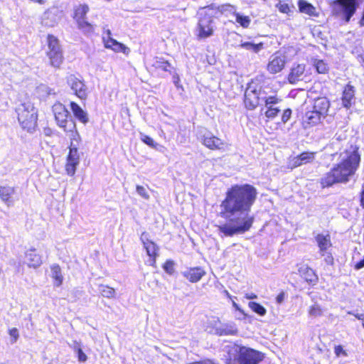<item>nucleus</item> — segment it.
<instances>
[{"label": "nucleus", "mask_w": 364, "mask_h": 364, "mask_svg": "<svg viewBox=\"0 0 364 364\" xmlns=\"http://www.w3.org/2000/svg\"><path fill=\"white\" fill-rule=\"evenodd\" d=\"M257 197V189L252 185L237 184L230 188L221 203L220 214L232 223L219 226L220 232L225 236H232L249 230L254 221V217L249 213Z\"/></svg>", "instance_id": "f257e3e1"}, {"label": "nucleus", "mask_w": 364, "mask_h": 364, "mask_svg": "<svg viewBox=\"0 0 364 364\" xmlns=\"http://www.w3.org/2000/svg\"><path fill=\"white\" fill-rule=\"evenodd\" d=\"M358 149V146L351 144L340 154V163L321 178L323 188L336 183L348 181L349 177L354 175L360 164V155Z\"/></svg>", "instance_id": "f03ea898"}, {"label": "nucleus", "mask_w": 364, "mask_h": 364, "mask_svg": "<svg viewBox=\"0 0 364 364\" xmlns=\"http://www.w3.org/2000/svg\"><path fill=\"white\" fill-rule=\"evenodd\" d=\"M227 353L226 364H258L264 358L262 353L237 344L228 346Z\"/></svg>", "instance_id": "7ed1b4c3"}, {"label": "nucleus", "mask_w": 364, "mask_h": 364, "mask_svg": "<svg viewBox=\"0 0 364 364\" xmlns=\"http://www.w3.org/2000/svg\"><path fill=\"white\" fill-rule=\"evenodd\" d=\"M218 14V10L213 6L203 8L198 12V22L196 31L199 38H206L213 36L214 31L213 18Z\"/></svg>", "instance_id": "20e7f679"}, {"label": "nucleus", "mask_w": 364, "mask_h": 364, "mask_svg": "<svg viewBox=\"0 0 364 364\" xmlns=\"http://www.w3.org/2000/svg\"><path fill=\"white\" fill-rule=\"evenodd\" d=\"M16 112L18 121L23 129L33 132L37 127V109L31 102H25L19 105Z\"/></svg>", "instance_id": "39448f33"}, {"label": "nucleus", "mask_w": 364, "mask_h": 364, "mask_svg": "<svg viewBox=\"0 0 364 364\" xmlns=\"http://www.w3.org/2000/svg\"><path fill=\"white\" fill-rule=\"evenodd\" d=\"M47 56L51 66L59 68L63 61V54L58 39L53 35L47 37Z\"/></svg>", "instance_id": "423d86ee"}, {"label": "nucleus", "mask_w": 364, "mask_h": 364, "mask_svg": "<svg viewBox=\"0 0 364 364\" xmlns=\"http://www.w3.org/2000/svg\"><path fill=\"white\" fill-rule=\"evenodd\" d=\"M209 323L213 326L210 332L218 336H232L237 333L236 325L232 322L222 323L218 318H213Z\"/></svg>", "instance_id": "0eeeda50"}, {"label": "nucleus", "mask_w": 364, "mask_h": 364, "mask_svg": "<svg viewBox=\"0 0 364 364\" xmlns=\"http://www.w3.org/2000/svg\"><path fill=\"white\" fill-rule=\"evenodd\" d=\"M53 112L58 125L65 129L70 122H75L70 116L69 112L61 103H55L53 106Z\"/></svg>", "instance_id": "6e6552de"}, {"label": "nucleus", "mask_w": 364, "mask_h": 364, "mask_svg": "<svg viewBox=\"0 0 364 364\" xmlns=\"http://www.w3.org/2000/svg\"><path fill=\"white\" fill-rule=\"evenodd\" d=\"M67 83L77 97L81 100L87 98V87L83 80L70 75L67 77Z\"/></svg>", "instance_id": "1a4fd4ad"}, {"label": "nucleus", "mask_w": 364, "mask_h": 364, "mask_svg": "<svg viewBox=\"0 0 364 364\" xmlns=\"http://www.w3.org/2000/svg\"><path fill=\"white\" fill-rule=\"evenodd\" d=\"M260 91H257L252 85H250L245 93V105L249 109H254L257 105L263 102L264 98L260 96Z\"/></svg>", "instance_id": "9d476101"}, {"label": "nucleus", "mask_w": 364, "mask_h": 364, "mask_svg": "<svg viewBox=\"0 0 364 364\" xmlns=\"http://www.w3.org/2000/svg\"><path fill=\"white\" fill-rule=\"evenodd\" d=\"M202 143L207 148L212 150L225 151L228 149V144L223 139L214 136L210 132L204 134L202 138Z\"/></svg>", "instance_id": "9b49d317"}, {"label": "nucleus", "mask_w": 364, "mask_h": 364, "mask_svg": "<svg viewBox=\"0 0 364 364\" xmlns=\"http://www.w3.org/2000/svg\"><path fill=\"white\" fill-rule=\"evenodd\" d=\"M285 64V55L277 52L270 56L267 69L271 74H276L284 69Z\"/></svg>", "instance_id": "f8f14e48"}, {"label": "nucleus", "mask_w": 364, "mask_h": 364, "mask_svg": "<svg viewBox=\"0 0 364 364\" xmlns=\"http://www.w3.org/2000/svg\"><path fill=\"white\" fill-rule=\"evenodd\" d=\"M80 163V156L77 148H70L69 154L67 158V163L65 165L66 173L69 176H74L76 171L77 166Z\"/></svg>", "instance_id": "ddd939ff"}, {"label": "nucleus", "mask_w": 364, "mask_h": 364, "mask_svg": "<svg viewBox=\"0 0 364 364\" xmlns=\"http://www.w3.org/2000/svg\"><path fill=\"white\" fill-rule=\"evenodd\" d=\"M141 240L144 245L147 255L149 256V264L154 265L155 263L156 257L158 255V247L156 245L149 240V235L146 232H143L141 235Z\"/></svg>", "instance_id": "4468645a"}, {"label": "nucleus", "mask_w": 364, "mask_h": 364, "mask_svg": "<svg viewBox=\"0 0 364 364\" xmlns=\"http://www.w3.org/2000/svg\"><path fill=\"white\" fill-rule=\"evenodd\" d=\"M23 263L29 268L37 269L43 264V257L36 249H30L25 252Z\"/></svg>", "instance_id": "2eb2a0df"}, {"label": "nucleus", "mask_w": 364, "mask_h": 364, "mask_svg": "<svg viewBox=\"0 0 364 364\" xmlns=\"http://www.w3.org/2000/svg\"><path fill=\"white\" fill-rule=\"evenodd\" d=\"M111 32L110 31H107V36L103 37V41L105 43V46L107 48H110L115 52H122L126 55H128L130 50L125 45L117 41L110 37Z\"/></svg>", "instance_id": "dca6fc26"}, {"label": "nucleus", "mask_w": 364, "mask_h": 364, "mask_svg": "<svg viewBox=\"0 0 364 364\" xmlns=\"http://www.w3.org/2000/svg\"><path fill=\"white\" fill-rule=\"evenodd\" d=\"M58 11L56 9H48L42 16L41 23L47 27L54 26L59 21Z\"/></svg>", "instance_id": "f3484780"}, {"label": "nucleus", "mask_w": 364, "mask_h": 364, "mask_svg": "<svg viewBox=\"0 0 364 364\" xmlns=\"http://www.w3.org/2000/svg\"><path fill=\"white\" fill-rule=\"evenodd\" d=\"M63 130L68 133V136L70 139V148H77V146L80 141V136L77 130L75 122H70L68 126H67L66 128L63 129Z\"/></svg>", "instance_id": "a211bd4d"}, {"label": "nucleus", "mask_w": 364, "mask_h": 364, "mask_svg": "<svg viewBox=\"0 0 364 364\" xmlns=\"http://www.w3.org/2000/svg\"><path fill=\"white\" fill-rule=\"evenodd\" d=\"M205 274V270L201 267L190 268L183 272V275L192 283L198 282Z\"/></svg>", "instance_id": "6ab92c4d"}, {"label": "nucleus", "mask_w": 364, "mask_h": 364, "mask_svg": "<svg viewBox=\"0 0 364 364\" xmlns=\"http://www.w3.org/2000/svg\"><path fill=\"white\" fill-rule=\"evenodd\" d=\"M305 66L302 64H299L294 66L290 71L288 76V80L291 84H295L299 80H303Z\"/></svg>", "instance_id": "aec40b11"}, {"label": "nucleus", "mask_w": 364, "mask_h": 364, "mask_svg": "<svg viewBox=\"0 0 364 364\" xmlns=\"http://www.w3.org/2000/svg\"><path fill=\"white\" fill-rule=\"evenodd\" d=\"M316 241L319 247V252L321 256L331 247V237L329 235L319 234L316 237Z\"/></svg>", "instance_id": "412c9836"}, {"label": "nucleus", "mask_w": 364, "mask_h": 364, "mask_svg": "<svg viewBox=\"0 0 364 364\" xmlns=\"http://www.w3.org/2000/svg\"><path fill=\"white\" fill-rule=\"evenodd\" d=\"M355 95V88L350 84H348L343 92L342 105L346 108H349L353 103Z\"/></svg>", "instance_id": "4be33fe9"}, {"label": "nucleus", "mask_w": 364, "mask_h": 364, "mask_svg": "<svg viewBox=\"0 0 364 364\" xmlns=\"http://www.w3.org/2000/svg\"><path fill=\"white\" fill-rule=\"evenodd\" d=\"M321 117L322 116L320 114L314 109L306 112L303 118V122L305 125V128H307L308 125L314 126L320 122Z\"/></svg>", "instance_id": "5701e85b"}, {"label": "nucleus", "mask_w": 364, "mask_h": 364, "mask_svg": "<svg viewBox=\"0 0 364 364\" xmlns=\"http://www.w3.org/2000/svg\"><path fill=\"white\" fill-rule=\"evenodd\" d=\"M329 107V101L326 97H320L315 100L313 109L323 117L327 113Z\"/></svg>", "instance_id": "b1692460"}, {"label": "nucleus", "mask_w": 364, "mask_h": 364, "mask_svg": "<svg viewBox=\"0 0 364 364\" xmlns=\"http://www.w3.org/2000/svg\"><path fill=\"white\" fill-rule=\"evenodd\" d=\"M70 109L74 116L82 124L88 122L89 118L87 113L84 111L77 103L72 102L70 103Z\"/></svg>", "instance_id": "393cba45"}, {"label": "nucleus", "mask_w": 364, "mask_h": 364, "mask_svg": "<svg viewBox=\"0 0 364 364\" xmlns=\"http://www.w3.org/2000/svg\"><path fill=\"white\" fill-rule=\"evenodd\" d=\"M237 47L243 48L252 53H258L264 48V45L262 43H255L250 41H241L240 44H239Z\"/></svg>", "instance_id": "a878e982"}, {"label": "nucleus", "mask_w": 364, "mask_h": 364, "mask_svg": "<svg viewBox=\"0 0 364 364\" xmlns=\"http://www.w3.org/2000/svg\"><path fill=\"white\" fill-rule=\"evenodd\" d=\"M15 193V188L10 186H1L0 187V198L7 205H10L11 201L10 200L11 196Z\"/></svg>", "instance_id": "bb28decb"}, {"label": "nucleus", "mask_w": 364, "mask_h": 364, "mask_svg": "<svg viewBox=\"0 0 364 364\" xmlns=\"http://www.w3.org/2000/svg\"><path fill=\"white\" fill-rule=\"evenodd\" d=\"M51 277L54 279V285L60 287L63 281V277L61 272V269L58 264H53L50 267Z\"/></svg>", "instance_id": "cd10ccee"}, {"label": "nucleus", "mask_w": 364, "mask_h": 364, "mask_svg": "<svg viewBox=\"0 0 364 364\" xmlns=\"http://www.w3.org/2000/svg\"><path fill=\"white\" fill-rule=\"evenodd\" d=\"M151 65L156 69L166 72L170 71L171 67V64L167 60H164L163 58L158 57L154 58Z\"/></svg>", "instance_id": "c85d7f7f"}, {"label": "nucleus", "mask_w": 364, "mask_h": 364, "mask_svg": "<svg viewBox=\"0 0 364 364\" xmlns=\"http://www.w3.org/2000/svg\"><path fill=\"white\" fill-rule=\"evenodd\" d=\"M324 309L319 304L315 302L311 305L308 309V314L311 318H318L323 315Z\"/></svg>", "instance_id": "c756f323"}, {"label": "nucleus", "mask_w": 364, "mask_h": 364, "mask_svg": "<svg viewBox=\"0 0 364 364\" xmlns=\"http://www.w3.org/2000/svg\"><path fill=\"white\" fill-rule=\"evenodd\" d=\"M299 11L310 16L315 15L316 9L309 3L304 0L299 1Z\"/></svg>", "instance_id": "7c9ffc66"}, {"label": "nucleus", "mask_w": 364, "mask_h": 364, "mask_svg": "<svg viewBox=\"0 0 364 364\" xmlns=\"http://www.w3.org/2000/svg\"><path fill=\"white\" fill-rule=\"evenodd\" d=\"M235 23L240 24L242 28H247L251 23V18L248 16H244L237 12L235 13Z\"/></svg>", "instance_id": "2f4dec72"}, {"label": "nucleus", "mask_w": 364, "mask_h": 364, "mask_svg": "<svg viewBox=\"0 0 364 364\" xmlns=\"http://www.w3.org/2000/svg\"><path fill=\"white\" fill-rule=\"evenodd\" d=\"M313 65L316 68V71L320 74H326L328 72V65L323 60H314Z\"/></svg>", "instance_id": "473e14b6"}, {"label": "nucleus", "mask_w": 364, "mask_h": 364, "mask_svg": "<svg viewBox=\"0 0 364 364\" xmlns=\"http://www.w3.org/2000/svg\"><path fill=\"white\" fill-rule=\"evenodd\" d=\"M37 93L40 97L45 98L51 95H55V90L46 85H40L37 87Z\"/></svg>", "instance_id": "72a5a7b5"}, {"label": "nucleus", "mask_w": 364, "mask_h": 364, "mask_svg": "<svg viewBox=\"0 0 364 364\" xmlns=\"http://www.w3.org/2000/svg\"><path fill=\"white\" fill-rule=\"evenodd\" d=\"M99 291L102 296L107 299H113L116 295L114 289L107 285H100L99 287Z\"/></svg>", "instance_id": "f704fd0d"}, {"label": "nucleus", "mask_w": 364, "mask_h": 364, "mask_svg": "<svg viewBox=\"0 0 364 364\" xmlns=\"http://www.w3.org/2000/svg\"><path fill=\"white\" fill-rule=\"evenodd\" d=\"M89 11V7L86 4L80 5L75 10L74 18L76 21L85 18V16Z\"/></svg>", "instance_id": "c9c22d12"}, {"label": "nucleus", "mask_w": 364, "mask_h": 364, "mask_svg": "<svg viewBox=\"0 0 364 364\" xmlns=\"http://www.w3.org/2000/svg\"><path fill=\"white\" fill-rule=\"evenodd\" d=\"M248 306L259 316H264L267 313L265 308L257 302L250 301Z\"/></svg>", "instance_id": "e433bc0d"}, {"label": "nucleus", "mask_w": 364, "mask_h": 364, "mask_svg": "<svg viewBox=\"0 0 364 364\" xmlns=\"http://www.w3.org/2000/svg\"><path fill=\"white\" fill-rule=\"evenodd\" d=\"M304 278L306 282L309 283H314L317 280V277L315 274L314 270L311 268H307L304 273Z\"/></svg>", "instance_id": "4c0bfd02"}, {"label": "nucleus", "mask_w": 364, "mask_h": 364, "mask_svg": "<svg viewBox=\"0 0 364 364\" xmlns=\"http://www.w3.org/2000/svg\"><path fill=\"white\" fill-rule=\"evenodd\" d=\"M300 161H302L303 164L312 161L315 158L314 152H304L299 155Z\"/></svg>", "instance_id": "58836bf2"}, {"label": "nucleus", "mask_w": 364, "mask_h": 364, "mask_svg": "<svg viewBox=\"0 0 364 364\" xmlns=\"http://www.w3.org/2000/svg\"><path fill=\"white\" fill-rule=\"evenodd\" d=\"M279 102V100L274 96H269L268 97H264L263 102H264L265 106L267 109L270 108H277L274 107V105Z\"/></svg>", "instance_id": "ea45409f"}, {"label": "nucleus", "mask_w": 364, "mask_h": 364, "mask_svg": "<svg viewBox=\"0 0 364 364\" xmlns=\"http://www.w3.org/2000/svg\"><path fill=\"white\" fill-rule=\"evenodd\" d=\"M78 26L85 32H90L92 31V26L88 23L85 18L77 21Z\"/></svg>", "instance_id": "a19ab883"}, {"label": "nucleus", "mask_w": 364, "mask_h": 364, "mask_svg": "<svg viewBox=\"0 0 364 364\" xmlns=\"http://www.w3.org/2000/svg\"><path fill=\"white\" fill-rule=\"evenodd\" d=\"M215 9L218 10L219 13L230 12L233 15L237 13L235 7L230 4H224Z\"/></svg>", "instance_id": "79ce46f5"}, {"label": "nucleus", "mask_w": 364, "mask_h": 364, "mask_svg": "<svg viewBox=\"0 0 364 364\" xmlns=\"http://www.w3.org/2000/svg\"><path fill=\"white\" fill-rule=\"evenodd\" d=\"M136 191L139 196H140L141 198H143L145 200H149L150 198V196L149 194V192L147 189L142 186L137 185L136 187Z\"/></svg>", "instance_id": "37998d69"}, {"label": "nucleus", "mask_w": 364, "mask_h": 364, "mask_svg": "<svg viewBox=\"0 0 364 364\" xmlns=\"http://www.w3.org/2000/svg\"><path fill=\"white\" fill-rule=\"evenodd\" d=\"M141 139L144 143L151 147L156 148L157 146V144L154 141V139L147 135L141 134Z\"/></svg>", "instance_id": "c03bdc74"}, {"label": "nucleus", "mask_w": 364, "mask_h": 364, "mask_svg": "<svg viewBox=\"0 0 364 364\" xmlns=\"http://www.w3.org/2000/svg\"><path fill=\"white\" fill-rule=\"evenodd\" d=\"M9 334L11 337V343H15L19 337L18 331L16 328H13L9 331Z\"/></svg>", "instance_id": "a18cd8bd"}, {"label": "nucleus", "mask_w": 364, "mask_h": 364, "mask_svg": "<svg viewBox=\"0 0 364 364\" xmlns=\"http://www.w3.org/2000/svg\"><path fill=\"white\" fill-rule=\"evenodd\" d=\"M334 353L336 355V357H347L348 353L347 352L343 349V346L341 345L336 346L334 347Z\"/></svg>", "instance_id": "49530a36"}, {"label": "nucleus", "mask_w": 364, "mask_h": 364, "mask_svg": "<svg viewBox=\"0 0 364 364\" xmlns=\"http://www.w3.org/2000/svg\"><path fill=\"white\" fill-rule=\"evenodd\" d=\"M280 109L279 108L269 107V109L265 112V116L269 119H273L277 115Z\"/></svg>", "instance_id": "de8ad7c7"}, {"label": "nucleus", "mask_w": 364, "mask_h": 364, "mask_svg": "<svg viewBox=\"0 0 364 364\" xmlns=\"http://www.w3.org/2000/svg\"><path fill=\"white\" fill-rule=\"evenodd\" d=\"M303 164L302 161H300V156H297L291 159L289 161V166L291 168L298 167Z\"/></svg>", "instance_id": "09e8293b"}, {"label": "nucleus", "mask_w": 364, "mask_h": 364, "mask_svg": "<svg viewBox=\"0 0 364 364\" xmlns=\"http://www.w3.org/2000/svg\"><path fill=\"white\" fill-rule=\"evenodd\" d=\"M75 350L77 353L78 360L80 362H85L87 360V355L83 353L79 346H75Z\"/></svg>", "instance_id": "8fccbe9b"}, {"label": "nucleus", "mask_w": 364, "mask_h": 364, "mask_svg": "<svg viewBox=\"0 0 364 364\" xmlns=\"http://www.w3.org/2000/svg\"><path fill=\"white\" fill-rule=\"evenodd\" d=\"M277 7L279 11L283 14H288L290 11L289 5L286 3L279 2L277 5Z\"/></svg>", "instance_id": "3c124183"}, {"label": "nucleus", "mask_w": 364, "mask_h": 364, "mask_svg": "<svg viewBox=\"0 0 364 364\" xmlns=\"http://www.w3.org/2000/svg\"><path fill=\"white\" fill-rule=\"evenodd\" d=\"M164 270L168 274L173 272V262L172 261H166L164 265Z\"/></svg>", "instance_id": "603ef678"}, {"label": "nucleus", "mask_w": 364, "mask_h": 364, "mask_svg": "<svg viewBox=\"0 0 364 364\" xmlns=\"http://www.w3.org/2000/svg\"><path fill=\"white\" fill-rule=\"evenodd\" d=\"M291 110L290 109H287L284 111L282 116V121L284 123H286L291 117Z\"/></svg>", "instance_id": "864d4df0"}, {"label": "nucleus", "mask_w": 364, "mask_h": 364, "mask_svg": "<svg viewBox=\"0 0 364 364\" xmlns=\"http://www.w3.org/2000/svg\"><path fill=\"white\" fill-rule=\"evenodd\" d=\"M323 257H324V260L327 264L331 265L333 264V257L331 255V254L328 252V251H326V252H325V255Z\"/></svg>", "instance_id": "5fc2aeb1"}, {"label": "nucleus", "mask_w": 364, "mask_h": 364, "mask_svg": "<svg viewBox=\"0 0 364 364\" xmlns=\"http://www.w3.org/2000/svg\"><path fill=\"white\" fill-rule=\"evenodd\" d=\"M354 267L355 269H360L364 267V256L358 262H355Z\"/></svg>", "instance_id": "6e6d98bb"}, {"label": "nucleus", "mask_w": 364, "mask_h": 364, "mask_svg": "<svg viewBox=\"0 0 364 364\" xmlns=\"http://www.w3.org/2000/svg\"><path fill=\"white\" fill-rule=\"evenodd\" d=\"M284 299H285L284 292H281L276 297V301L278 304H282L284 301Z\"/></svg>", "instance_id": "4d7b16f0"}, {"label": "nucleus", "mask_w": 364, "mask_h": 364, "mask_svg": "<svg viewBox=\"0 0 364 364\" xmlns=\"http://www.w3.org/2000/svg\"><path fill=\"white\" fill-rule=\"evenodd\" d=\"M232 306L235 309V310L240 312L242 315L246 316L245 311L238 306V304L237 303H235V301H232Z\"/></svg>", "instance_id": "13d9d810"}, {"label": "nucleus", "mask_w": 364, "mask_h": 364, "mask_svg": "<svg viewBox=\"0 0 364 364\" xmlns=\"http://www.w3.org/2000/svg\"><path fill=\"white\" fill-rule=\"evenodd\" d=\"M348 314L354 315L359 320H362V321L364 320V314H353V313H351L350 311H348Z\"/></svg>", "instance_id": "bf43d9fd"}, {"label": "nucleus", "mask_w": 364, "mask_h": 364, "mask_svg": "<svg viewBox=\"0 0 364 364\" xmlns=\"http://www.w3.org/2000/svg\"><path fill=\"white\" fill-rule=\"evenodd\" d=\"M245 298L247 299H255L257 298V296L255 294H254V293L246 294H245Z\"/></svg>", "instance_id": "052dcab7"}, {"label": "nucleus", "mask_w": 364, "mask_h": 364, "mask_svg": "<svg viewBox=\"0 0 364 364\" xmlns=\"http://www.w3.org/2000/svg\"><path fill=\"white\" fill-rule=\"evenodd\" d=\"M361 204L364 207V183L363 185V191H362V193H361Z\"/></svg>", "instance_id": "680f3d73"}, {"label": "nucleus", "mask_w": 364, "mask_h": 364, "mask_svg": "<svg viewBox=\"0 0 364 364\" xmlns=\"http://www.w3.org/2000/svg\"><path fill=\"white\" fill-rule=\"evenodd\" d=\"M226 294H227L228 297H230V295L229 294V293L228 291H226Z\"/></svg>", "instance_id": "e2e57ef3"}, {"label": "nucleus", "mask_w": 364, "mask_h": 364, "mask_svg": "<svg viewBox=\"0 0 364 364\" xmlns=\"http://www.w3.org/2000/svg\"><path fill=\"white\" fill-rule=\"evenodd\" d=\"M363 61H364V57L363 58Z\"/></svg>", "instance_id": "0e129e2a"}]
</instances>
